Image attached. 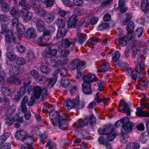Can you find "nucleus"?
Returning a JSON list of instances; mask_svg holds the SVG:
<instances>
[{"instance_id":"4be33fe9","label":"nucleus","mask_w":149,"mask_h":149,"mask_svg":"<svg viewBox=\"0 0 149 149\" xmlns=\"http://www.w3.org/2000/svg\"><path fill=\"white\" fill-rule=\"evenodd\" d=\"M29 3L30 5L34 9L35 11L40 7V3L38 0H30Z\"/></svg>"},{"instance_id":"603ef678","label":"nucleus","mask_w":149,"mask_h":149,"mask_svg":"<svg viewBox=\"0 0 149 149\" xmlns=\"http://www.w3.org/2000/svg\"><path fill=\"white\" fill-rule=\"evenodd\" d=\"M69 84V82L68 79L63 78L61 79V84L63 87H66L68 86Z\"/></svg>"},{"instance_id":"0eeeda50","label":"nucleus","mask_w":149,"mask_h":149,"mask_svg":"<svg viewBox=\"0 0 149 149\" xmlns=\"http://www.w3.org/2000/svg\"><path fill=\"white\" fill-rule=\"evenodd\" d=\"M140 64H138L136 66L135 71L133 70L132 71L131 78L136 81V79L138 80L141 79V77H140L139 75L141 74V72L144 69L145 64L143 60L138 62Z\"/></svg>"},{"instance_id":"13d9d810","label":"nucleus","mask_w":149,"mask_h":149,"mask_svg":"<svg viewBox=\"0 0 149 149\" xmlns=\"http://www.w3.org/2000/svg\"><path fill=\"white\" fill-rule=\"evenodd\" d=\"M1 6L2 10L6 12L8 11L10 8L9 6L6 3H3L1 4Z\"/></svg>"},{"instance_id":"7c9ffc66","label":"nucleus","mask_w":149,"mask_h":149,"mask_svg":"<svg viewBox=\"0 0 149 149\" xmlns=\"http://www.w3.org/2000/svg\"><path fill=\"white\" fill-rule=\"evenodd\" d=\"M14 2L15 4L23 8H26L27 7V3L25 0H14Z\"/></svg>"},{"instance_id":"3c124183","label":"nucleus","mask_w":149,"mask_h":149,"mask_svg":"<svg viewBox=\"0 0 149 149\" xmlns=\"http://www.w3.org/2000/svg\"><path fill=\"white\" fill-rule=\"evenodd\" d=\"M108 134L107 136V141H111L113 140L115 138L116 135V133H110L109 134Z\"/></svg>"},{"instance_id":"c85d7f7f","label":"nucleus","mask_w":149,"mask_h":149,"mask_svg":"<svg viewBox=\"0 0 149 149\" xmlns=\"http://www.w3.org/2000/svg\"><path fill=\"white\" fill-rule=\"evenodd\" d=\"M54 17V14L52 13H48L45 17L44 19L46 22L48 23H50L52 22Z\"/></svg>"},{"instance_id":"79ce46f5","label":"nucleus","mask_w":149,"mask_h":149,"mask_svg":"<svg viewBox=\"0 0 149 149\" xmlns=\"http://www.w3.org/2000/svg\"><path fill=\"white\" fill-rule=\"evenodd\" d=\"M15 60L16 64L19 65L24 64L26 62V60L23 58L17 57Z\"/></svg>"},{"instance_id":"4468645a","label":"nucleus","mask_w":149,"mask_h":149,"mask_svg":"<svg viewBox=\"0 0 149 149\" xmlns=\"http://www.w3.org/2000/svg\"><path fill=\"white\" fill-rule=\"evenodd\" d=\"M77 16L73 14L69 18L67 21V25L69 27L72 28L75 26L77 21Z\"/></svg>"},{"instance_id":"f257e3e1","label":"nucleus","mask_w":149,"mask_h":149,"mask_svg":"<svg viewBox=\"0 0 149 149\" xmlns=\"http://www.w3.org/2000/svg\"><path fill=\"white\" fill-rule=\"evenodd\" d=\"M50 118L51 120H53L55 122L52 123L55 126L58 125L59 127L62 129L67 127L65 121V115L64 114H58L55 112L54 113H50Z\"/></svg>"},{"instance_id":"9b49d317","label":"nucleus","mask_w":149,"mask_h":149,"mask_svg":"<svg viewBox=\"0 0 149 149\" xmlns=\"http://www.w3.org/2000/svg\"><path fill=\"white\" fill-rule=\"evenodd\" d=\"M14 110L12 109H10L8 111L7 115L5 118V123L8 126L11 125L13 123V121L12 120L11 118H10L8 116H11L12 115L14 112Z\"/></svg>"},{"instance_id":"7ed1b4c3","label":"nucleus","mask_w":149,"mask_h":149,"mask_svg":"<svg viewBox=\"0 0 149 149\" xmlns=\"http://www.w3.org/2000/svg\"><path fill=\"white\" fill-rule=\"evenodd\" d=\"M64 105L68 109L75 108L77 109H83L84 106V102L81 103L79 101V98L77 96L76 98L72 100L70 99L67 100L64 103Z\"/></svg>"},{"instance_id":"1a4fd4ad","label":"nucleus","mask_w":149,"mask_h":149,"mask_svg":"<svg viewBox=\"0 0 149 149\" xmlns=\"http://www.w3.org/2000/svg\"><path fill=\"white\" fill-rule=\"evenodd\" d=\"M5 39L6 41L9 44L12 42L16 43L15 41V38L14 36V33L11 30H9L6 32L5 34Z\"/></svg>"},{"instance_id":"bb28decb","label":"nucleus","mask_w":149,"mask_h":149,"mask_svg":"<svg viewBox=\"0 0 149 149\" xmlns=\"http://www.w3.org/2000/svg\"><path fill=\"white\" fill-rule=\"evenodd\" d=\"M10 70L11 74L17 75L19 71V68L17 66L13 65H10Z\"/></svg>"},{"instance_id":"680f3d73","label":"nucleus","mask_w":149,"mask_h":149,"mask_svg":"<svg viewBox=\"0 0 149 149\" xmlns=\"http://www.w3.org/2000/svg\"><path fill=\"white\" fill-rule=\"evenodd\" d=\"M21 14L22 16L24 18L28 15L29 13L28 10L26 8H24L22 9Z\"/></svg>"},{"instance_id":"6e6d98bb","label":"nucleus","mask_w":149,"mask_h":149,"mask_svg":"<svg viewBox=\"0 0 149 149\" xmlns=\"http://www.w3.org/2000/svg\"><path fill=\"white\" fill-rule=\"evenodd\" d=\"M57 58H58V60L57 61L58 63H60L62 65H64L68 63V59L67 58H65L62 59L59 56L57 57Z\"/></svg>"},{"instance_id":"09e8293b","label":"nucleus","mask_w":149,"mask_h":149,"mask_svg":"<svg viewBox=\"0 0 149 149\" xmlns=\"http://www.w3.org/2000/svg\"><path fill=\"white\" fill-rule=\"evenodd\" d=\"M19 10L15 7H13L10 11V13L12 16H16L18 15Z\"/></svg>"},{"instance_id":"c03bdc74","label":"nucleus","mask_w":149,"mask_h":149,"mask_svg":"<svg viewBox=\"0 0 149 149\" xmlns=\"http://www.w3.org/2000/svg\"><path fill=\"white\" fill-rule=\"evenodd\" d=\"M1 90L3 94L5 96L9 95L11 93L10 89L8 87H2L1 89Z\"/></svg>"},{"instance_id":"8fccbe9b","label":"nucleus","mask_w":149,"mask_h":149,"mask_svg":"<svg viewBox=\"0 0 149 149\" xmlns=\"http://www.w3.org/2000/svg\"><path fill=\"white\" fill-rule=\"evenodd\" d=\"M56 22L57 26L60 28H64L65 25V21L61 19H58Z\"/></svg>"},{"instance_id":"aec40b11","label":"nucleus","mask_w":149,"mask_h":149,"mask_svg":"<svg viewBox=\"0 0 149 149\" xmlns=\"http://www.w3.org/2000/svg\"><path fill=\"white\" fill-rule=\"evenodd\" d=\"M136 109V116L139 117H149V112L143 111L141 108L137 107Z\"/></svg>"},{"instance_id":"774afa93","label":"nucleus","mask_w":149,"mask_h":149,"mask_svg":"<svg viewBox=\"0 0 149 149\" xmlns=\"http://www.w3.org/2000/svg\"><path fill=\"white\" fill-rule=\"evenodd\" d=\"M143 29L142 27H140L138 28L136 31L135 34L140 38L142 36L143 33Z\"/></svg>"},{"instance_id":"e2e57ef3","label":"nucleus","mask_w":149,"mask_h":149,"mask_svg":"<svg viewBox=\"0 0 149 149\" xmlns=\"http://www.w3.org/2000/svg\"><path fill=\"white\" fill-rule=\"evenodd\" d=\"M98 39V38L94 37L92 38L89 39L88 40V43L92 44L93 45H94L97 42Z\"/></svg>"},{"instance_id":"a878e982","label":"nucleus","mask_w":149,"mask_h":149,"mask_svg":"<svg viewBox=\"0 0 149 149\" xmlns=\"http://www.w3.org/2000/svg\"><path fill=\"white\" fill-rule=\"evenodd\" d=\"M36 80L40 84H43L47 82V78L44 75L40 74Z\"/></svg>"},{"instance_id":"a18cd8bd","label":"nucleus","mask_w":149,"mask_h":149,"mask_svg":"<svg viewBox=\"0 0 149 149\" xmlns=\"http://www.w3.org/2000/svg\"><path fill=\"white\" fill-rule=\"evenodd\" d=\"M89 123L91 126H94L96 123L95 118L93 114H91L89 117Z\"/></svg>"},{"instance_id":"473e14b6","label":"nucleus","mask_w":149,"mask_h":149,"mask_svg":"<svg viewBox=\"0 0 149 149\" xmlns=\"http://www.w3.org/2000/svg\"><path fill=\"white\" fill-rule=\"evenodd\" d=\"M36 13H37L38 15L43 17L44 19L46 16L48 12L46 10L38 8L36 11Z\"/></svg>"},{"instance_id":"4d7b16f0","label":"nucleus","mask_w":149,"mask_h":149,"mask_svg":"<svg viewBox=\"0 0 149 149\" xmlns=\"http://www.w3.org/2000/svg\"><path fill=\"white\" fill-rule=\"evenodd\" d=\"M6 56L7 58L11 61L15 60L17 58L16 55L11 52H7Z\"/></svg>"},{"instance_id":"e433bc0d","label":"nucleus","mask_w":149,"mask_h":149,"mask_svg":"<svg viewBox=\"0 0 149 149\" xmlns=\"http://www.w3.org/2000/svg\"><path fill=\"white\" fill-rule=\"evenodd\" d=\"M139 144L134 143H131L126 146V149H139Z\"/></svg>"},{"instance_id":"de8ad7c7","label":"nucleus","mask_w":149,"mask_h":149,"mask_svg":"<svg viewBox=\"0 0 149 149\" xmlns=\"http://www.w3.org/2000/svg\"><path fill=\"white\" fill-rule=\"evenodd\" d=\"M10 135V133L8 132H5L3 135L0 136V144L4 142Z\"/></svg>"},{"instance_id":"6ab92c4d","label":"nucleus","mask_w":149,"mask_h":149,"mask_svg":"<svg viewBox=\"0 0 149 149\" xmlns=\"http://www.w3.org/2000/svg\"><path fill=\"white\" fill-rule=\"evenodd\" d=\"M45 24L44 21L41 19L36 20V27L37 30L40 32H42L45 28Z\"/></svg>"},{"instance_id":"338daca9","label":"nucleus","mask_w":149,"mask_h":149,"mask_svg":"<svg viewBox=\"0 0 149 149\" xmlns=\"http://www.w3.org/2000/svg\"><path fill=\"white\" fill-rule=\"evenodd\" d=\"M21 98V94L20 92L17 91L15 93L14 100L16 101H18Z\"/></svg>"},{"instance_id":"72a5a7b5","label":"nucleus","mask_w":149,"mask_h":149,"mask_svg":"<svg viewBox=\"0 0 149 149\" xmlns=\"http://www.w3.org/2000/svg\"><path fill=\"white\" fill-rule=\"evenodd\" d=\"M72 42L68 38H65L62 40L61 42V46L62 47L67 48L70 46Z\"/></svg>"},{"instance_id":"49530a36","label":"nucleus","mask_w":149,"mask_h":149,"mask_svg":"<svg viewBox=\"0 0 149 149\" xmlns=\"http://www.w3.org/2000/svg\"><path fill=\"white\" fill-rule=\"evenodd\" d=\"M109 25L108 23L105 22L100 24L98 26L97 29L98 31H102L109 28Z\"/></svg>"},{"instance_id":"f3484780","label":"nucleus","mask_w":149,"mask_h":149,"mask_svg":"<svg viewBox=\"0 0 149 149\" xmlns=\"http://www.w3.org/2000/svg\"><path fill=\"white\" fill-rule=\"evenodd\" d=\"M56 49H52L50 47L46 48L43 51L42 55H49L53 56H55L57 53Z\"/></svg>"},{"instance_id":"dca6fc26","label":"nucleus","mask_w":149,"mask_h":149,"mask_svg":"<svg viewBox=\"0 0 149 149\" xmlns=\"http://www.w3.org/2000/svg\"><path fill=\"white\" fill-rule=\"evenodd\" d=\"M27 132L25 131L19 130L15 133V136L17 139L22 141L27 136Z\"/></svg>"},{"instance_id":"a19ab883","label":"nucleus","mask_w":149,"mask_h":149,"mask_svg":"<svg viewBox=\"0 0 149 149\" xmlns=\"http://www.w3.org/2000/svg\"><path fill=\"white\" fill-rule=\"evenodd\" d=\"M149 7L148 1L147 0H143L141 3V8L143 11L146 10Z\"/></svg>"},{"instance_id":"5701e85b","label":"nucleus","mask_w":149,"mask_h":149,"mask_svg":"<svg viewBox=\"0 0 149 149\" xmlns=\"http://www.w3.org/2000/svg\"><path fill=\"white\" fill-rule=\"evenodd\" d=\"M66 32L64 28H59L58 30L56 36V38L59 39L61 38H63L65 36Z\"/></svg>"},{"instance_id":"4c0bfd02","label":"nucleus","mask_w":149,"mask_h":149,"mask_svg":"<svg viewBox=\"0 0 149 149\" xmlns=\"http://www.w3.org/2000/svg\"><path fill=\"white\" fill-rule=\"evenodd\" d=\"M56 81V77L55 76L51 77L47 84V87L50 88L55 84Z\"/></svg>"},{"instance_id":"39448f33","label":"nucleus","mask_w":149,"mask_h":149,"mask_svg":"<svg viewBox=\"0 0 149 149\" xmlns=\"http://www.w3.org/2000/svg\"><path fill=\"white\" fill-rule=\"evenodd\" d=\"M122 123L121 133L122 135L127 134L128 132H131L132 131L133 124L130 122L129 119L127 118L124 117L122 119H120Z\"/></svg>"},{"instance_id":"0e129e2a","label":"nucleus","mask_w":149,"mask_h":149,"mask_svg":"<svg viewBox=\"0 0 149 149\" xmlns=\"http://www.w3.org/2000/svg\"><path fill=\"white\" fill-rule=\"evenodd\" d=\"M112 59L114 61L118 60L120 57L119 52L117 51L113 54L112 55Z\"/></svg>"},{"instance_id":"ea45409f","label":"nucleus","mask_w":149,"mask_h":149,"mask_svg":"<svg viewBox=\"0 0 149 149\" xmlns=\"http://www.w3.org/2000/svg\"><path fill=\"white\" fill-rule=\"evenodd\" d=\"M58 47L59 48L58 52H60V54L62 56H67L69 55L70 53L69 51H67L61 49V45H58Z\"/></svg>"},{"instance_id":"5fc2aeb1","label":"nucleus","mask_w":149,"mask_h":149,"mask_svg":"<svg viewBox=\"0 0 149 149\" xmlns=\"http://www.w3.org/2000/svg\"><path fill=\"white\" fill-rule=\"evenodd\" d=\"M134 27V23L132 22H130L127 25L126 29L128 32H130L133 30Z\"/></svg>"},{"instance_id":"052dcab7","label":"nucleus","mask_w":149,"mask_h":149,"mask_svg":"<svg viewBox=\"0 0 149 149\" xmlns=\"http://www.w3.org/2000/svg\"><path fill=\"white\" fill-rule=\"evenodd\" d=\"M88 19L90 22L91 25L95 24L97 23L98 20V18L95 17H89L88 18Z\"/></svg>"},{"instance_id":"c9c22d12","label":"nucleus","mask_w":149,"mask_h":149,"mask_svg":"<svg viewBox=\"0 0 149 149\" xmlns=\"http://www.w3.org/2000/svg\"><path fill=\"white\" fill-rule=\"evenodd\" d=\"M115 43L116 45H119L122 46H124L127 45V42L126 40L123 38H121L116 40Z\"/></svg>"},{"instance_id":"9d476101","label":"nucleus","mask_w":149,"mask_h":149,"mask_svg":"<svg viewBox=\"0 0 149 149\" xmlns=\"http://www.w3.org/2000/svg\"><path fill=\"white\" fill-rule=\"evenodd\" d=\"M36 36V31L32 27L28 29L24 34V37L26 38L34 39Z\"/></svg>"},{"instance_id":"20e7f679","label":"nucleus","mask_w":149,"mask_h":149,"mask_svg":"<svg viewBox=\"0 0 149 149\" xmlns=\"http://www.w3.org/2000/svg\"><path fill=\"white\" fill-rule=\"evenodd\" d=\"M71 65L70 70L72 71H73L77 69V72L78 75L76 76L77 79L81 77L83 74V70L81 68V66H83L81 65V60L79 59H75L73 60L70 63Z\"/></svg>"},{"instance_id":"864d4df0","label":"nucleus","mask_w":149,"mask_h":149,"mask_svg":"<svg viewBox=\"0 0 149 149\" xmlns=\"http://www.w3.org/2000/svg\"><path fill=\"white\" fill-rule=\"evenodd\" d=\"M45 146L48 147V149H54L56 147V145L52 141H49L47 143Z\"/></svg>"},{"instance_id":"2eb2a0df","label":"nucleus","mask_w":149,"mask_h":149,"mask_svg":"<svg viewBox=\"0 0 149 149\" xmlns=\"http://www.w3.org/2000/svg\"><path fill=\"white\" fill-rule=\"evenodd\" d=\"M96 78V77L95 74L92 73H89L85 75L83 77L84 82L89 83L90 84L95 81Z\"/></svg>"},{"instance_id":"ddd939ff","label":"nucleus","mask_w":149,"mask_h":149,"mask_svg":"<svg viewBox=\"0 0 149 149\" xmlns=\"http://www.w3.org/2000/svg\"><path fill=\"white\" fill-rule=\"evenodd\" d=\"M82 91L85 94L88 95L92 93L90 84L89 83L83 82L82 84Z\"/></svg>"},{"instance_id":"c756f323","label":"nucleus","mask_w":149,"mask_h":149,"mask_svg":"<svg viewBox=\"0 0 149 149\" xmlns=\"http://www.w3.org/2000/svg\"><path fill=\"white\" fill-rule=\"evenodd\" d=\"M119 105L121 107H123V109H125L126 112L128 113V116L130 115V111L129 109V106L123 100H121L120 102Z\"/></svg>"},{"instance_id":"393cba45","label":"nucleus","mask_w":149,"mask_h":149,"mask_svg":"<svg viewBox=\"0 0 149 149\" xmlns=\"http://www.w3.org/2000/svg\"><path fill=\"white\" fill-rule=\"evenodd\" d=\"M77 37L78 43L81 45L86 40V35L81 33L78 32L77 35Z\"/></svg>"},{"instance_id":"cd10ccee","label":"nucleus","mask_w":149,"mask_h":149,"mask_svg":"<svg viewBox=\"0 0 149 149\" xmlns=\"http://www.w3.org/2000/svg\"><path fill=\"white\" fill-rule=\"evenodd\" d=\"M110 66V64L107 62L103 64L102 65L98 67L97 70L98 71L101 72H104L107 71Z\"/></svg>"},{"instance_id":"58836bf2","label":"nucleus","mask_w":149,"mask_h":149,"mask_svg":"<svg viewBox=\"0 0 149 149\" xmlns=\"http://www.w3.org/2000/svg\"><path fill=\"white\" fill-rule=\"evenodd\" d=\"M45 61L47 65L50 66H53L55 64V60L52 58H46L45 59Z\"/></svg>"},{"instance_id":"37998d69","label":"nucleus","mask_w":149,"mask_h":149,"mask_svg":"<svg viewBox=\"0 0 149 149\" xmlns=\"http://www.w3.org/2000/svg\"><path fill=\"white\" fill-rule=\"evenodd\" d=\"M26 56L29 61H33L35 58L34 53L31 51H29L27 53Z\"/></svg>"},{"instance_id":"423d86ee","label":"nucleus","mask_w":149,"mask_h":149,"mask_svg":"<svg viewBox=\"0 0 149 149\" xmlns=\"http://www.w3.org/2000/svg\"><path fill=\"white\" fill-rule=\"evenodd\" d=\"M28 92H32L36 99H39L43 92H45V95H48V90L47 88L42 89L40 86H31L29 87L27 89Z\"/></svg>"},{"instance_id":"b1692460","label":"nucleus","mask_w":149,"mask_h":149,"mask_svg":"<svg viewBox=\"0 0 149 149\" xmlns=\"http://www.w3.org/2000/svg\"><path fill=\"white\" fill-rule=\"evenodd\" d=\"M7 81L17 85H19L21 83V81L19 79L14 76L8 78L7 79Z\"/></svg>"},{"instance_id":"f8f14e48","label":"nucleus","mask_w":149,"mask_h":149,"mask_svg":"<svg viewBox=\"0 0 149 149\" xmlns=\"http://www.w3.org/2000/svg\"><path fill=\"white\" fill-rule=\"evenodd\" d=\"M125 0H119L118 1V6L117 7V5H115V9L117 10H119L121 12L124 13L127 10V8L125 6Z\"/></svg>"},{"instance_id":"6e6552de","label":"nucleus","mask_w":149,"mask_h":149,"mask_svg":"<svg viewBox=\"0 0 149 149\" xmlns=\"http://www.w3.org/2000/svg\"><path fill=\"white\" fill-rule=\"evenodd\" d=\"M38 131V128L37 127H35L33 128L32 131V134H33L32 136L28 135L22 141L28 147H31L32 144V142L34 141L33 136L34 135H37V132Z\"/></svg>"},{"instance_id":"f03ea898","label":"nucleus","mask_w":149,"mask_h":149,"mask_svg":"<svg viewBox=\"0 0 149 149\" xmlns=\"http://www.w3.org/2000/svg\"><path fill=\"white\" fill-rule=\"evenodd\" d=\"M55 31L54 27L52 26H49L47 28H45L42 31L43 36L40 37L38 40V45L42 46H47V44L46 42L49 40V36L51 35Z\"/></svg>"},{"instance_id":"69168bd1","label":"nucleus","mask_w":149,"mask_h":149,"mask_svg":"<svg viewBox=\"0 0 149 149\" xmlns=\"http://www.w3.org/2000/svg\"><path fill=\"white\" fill-rule=\"evenodd\" d=\"M30 74L31 76L35 79V80H36V78L39 76L40 74L38 72L35 70H32L31 71Z\"/></svg>"},{"instance_id":"412c9836","label":"nucleus","mask_w":149,"mask_h":149,"mask_svg":"<svg viewBox=\"0 0 149 149\" xmlns=\"http://www.w3.org/2000/svg\"><path fill=\"white\" fill-rule=\"evenodd\" d=\"M40 64L41 72L43 74H48L50 72V68L42 62H40Z\"/></svg>"},{"instance_id":"bf43d9fd","label":"nucleus","mask_w":149,"mask_h":149,"mask_svg":"<svg viewBox=\"0 0 149 149\" xmlns=\"http://www.w3.org/2000/svg\"><path fill=\"white\" fill-rule=\"evenodd\" d=\"M68 71L66 68L63 67H62L60 70V75L61 76L65 77L67 75Z\"/></svg>"},{"instance_id":"2f4dec72","label":"nucleus","mask_w":149,"mask_h":149,"mask_svg":"<svg viewBox=\"0 0 149 149\" xmlns=\"http://www.w3.org/2000/svg\"><path fill=\"white\" fill-rule=\"evenodd\" d=\"M47 7H51L54 4L55 0H40Z\"/></svg>"},{"instance_id":"a211bd4d","label":"nucleus","mask_w":149,"mask_h":149,"mask_svg":"<svg viewBox=\"0 0 149 149\" xmlns=\"http://www.w3.org/2000/svg\"><path fill=\"white\" fill-rule=\"evenodd\" d=\"M139 51L137 49L132 50V56L134 59L135 62H137L143 60L142 58L143 56H139Z\"/></svg>"},{"instance_id":"f704fd0d","label":"nucleus","mask_w":149,"mask_h":149,"mask_svg":"<svg viewBox=\"0 0 149 149\" xmlns=\"http://www.w3.org/2000/svg\"><path fill=\"white\" fill-rule=\"evenodd\" d=\"M17 30L20 35H22L24 33L25 31L24 25L21 24H18L17 25Z\"/></svg>"}]
</instances>
